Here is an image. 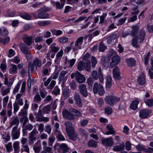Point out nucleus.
Listing matches in <instances>:
<instances>
[{
  "label": "nucleus",
  "instance_id": "13d9d810",
  "mask_svg": "<svg viewBox=\"0 0 153 153\" xmlns=\"http://www.w3.org/2000/svg\"><path fill=\"white\" fill-rule=\"evenodd\" d=\"M12 66L11 69V71H10V73L11 74H13L15 73H17V68L15 65L12 64Z\"/></svg>",
  "mask_w": 153,
  "mask_h": 153
},
{
  "label": "nucleus",
  "instance_id": "338daca9",
  "mask_svg": "<svg viewBox=\"0 0 153 153\" xmlns=\"http://www.w3.org/2000/svg\"><path fill=\"white\" fill-rule=\"evenodd\" d=\"M55 84L56 81L54 80H52L51 82L50 85L48 87V88L49 89H52Z\"/></svg>",
  "mask_w": 153,
  "mask_h": 153
},
{
  "label": "nucleus",
  "instance_id": "412c9836",
  "mask_svg": "<svg viewBox=\"0 0 153 153\" xmlns=\"http://www.w3.org/2000/svg\"><path fill=\"white\" fill-rule=\"evenodd\" d=\"M138 39V37L137 36H135L132 39L131 43V45L133 47L137 48H139L140 47V46L137 45Z\"/></svg>",
  "mask_w": 153,
  "mask_h": 153
},
{
  "label": "nucleus",
  "instance_id": "052dcab7",
  "mask_svg": "<svg viewBox=\"0 0 153 153\" xmlns=\"http://www.w3.org/2000/svg\"><path fill=\"white\" fill-rule=\"evenodd\" d=\"M147 29L149 33H153V25H150L149 24H147Z\"/></svg>",
  "mask_w": 153,
  "mask_h": 153
},
{
  "label": "nucleus",
  "instance_id": "cd10ccee",
  "mask_svg": "<svg viewBox=\"0 0 153 153\" xmlns=\"http://www.w3.org/2000/svg\"><path fill=\"white\" fill-rule=\"evenodd\" d=\"M97 141L91 139L87 143L88 146L89 147L96 148L97 146Z\"/></svg>",
  "mask_w": 153,
  "mask_h": 153
},
{
  "label": "nucleus",
  "instance_id": "c85d7f7f",
  "mask_svg": "<svg viewBox=\"0 0 153 153\" xmlns=\"http://www.w3.org/2000/svg\"><path fill=\"white\" fill-rule=\"evenodd\" d=\"M19 141H16L13 144V147L14 149L15 153H18L19 152Z\"/></svg>",
  "mask_w": 153,
  "mask_h": 153
},
{
  "label": "nucleus",
  "instance_id": "423d86ee",
  "mask_svg": "<svg viewBox=\"0 0 153 153\" xmlns=\"http://www.w3.org/2000/svg\"><path fill=\"white\" fill-rule=\"evenodd\" d=\"M152 112V111L150 109L147 108L142 109L139 112V117L142 119L146 118Z\"/></svg>",
  "mask_w": 153,
  "mask_h": 153
},
{
  "label": "nucleus",
  "instance_id": "603ef678",
  "mask_svg": "<svg viewBox=\"0 0 153 153\" xmlns=\"http://www.w3.org/2000/svg\"><path fill=\"white\" fill-rule=\"evenodd\" d=\"M70 86L72 90H75L77 87L76 85L75 82L72 80L69 83Z\"/></svg>",
  "mask_w": 153,
  "mask_h": 153
},
{
  "label": "nucleus",
  "instance_id": "72a5a7b5",
  "mask_svg": "<svg viewBox=\"0 0 153 153\" xmlns=\"http://www.w3.org/2000/svg\"><path fill=\"white\" fill-rule=\"evenodd\" d=\"M107 46L105 45L102 42H101L99 46L98 49L100 52H104L107 49Z\"/></svg>",
  "mask_w": 153,
  "mask_h": 153
},
{
  "label": "nucleus",
  "instance_id": "f03ea898",
  "mask_svg": "<svg viewBox=\"0 0 153 153\" xmlns=\"http://www.w3.org/2000/svg\"><path fill=\"white\" fill-rule=\"evenodd\" d=\"M20 50L25 56L27 59L31 58V56L30 48L24 43H21L19 45Z\"/></svg>",
  "mask_w": 153,
  "mask_h": 153
},
{
  "label": "nucleus",
  "instance_id": "a18cd8bd",
  "mask_svg": "<svg viewBox=\"0 0 153 153\" xmlns=\"http://www.w3.org/2000/svg\"><path fill=\"white\" fill-rule=\"evenodd\" d=\"M5 146L7 151L8 152H10L13 150L11 142H10L8 143L7 144L5 145Z\"/></svg>",
  "mask_w": 153,
  "mask_h": 153
},
{
  "label": "nucleus",
  "instance_id": "e433bc0d",
  "mask_svg": "<svg viewBox=\"0 0 153 153\" xmlns=\"http://www.w3.org/2000/svg\"><path fill=\"white\" fill-rule=\"evenodd\" d=\"M28 121V118L26 116H23L20 120V122L23 123L22 126L23 127L25 126Z\"/></svg>",
  "mask_w": 153,
  "mask_h": 153
},
{
  "label": "nucleus",
  "instance_id": "09e8293b",
  "mask_svg": "<svg viewBox=\"0 0 153 153\" xmlns=\"http://www.w3.org/2000/svg\"><path fill=\"white\" fill-rule=\"evenodd\" d=\"M7 14L8 16L12 17L15 16L16 12L14 10H9L7 11Z\"/></svg>",
  "mask_w": 153,
  "mask_h": 153
},
{
  "label": "nucleus",
  "instance_id": "6ab92c4d",
  "mask_svg": "<svg viewBox=\"0 0 153 153\" xmlns=\"http://www.w3.org/2000/svg\"><path fill=\"white\" fill-rule=\"evenodd\" d=\"M74 98L76 104L79 105H82V102L80 97L77 92L75 93Z\"/></svg>",
  "mask_w": 153,
  "mask_h": 153
},
{
  "label": "nucleus",
  "instance_id": "0eeeda50",
  "mask_svg": "<svg viewBox=\"0 0 153 153\" xmlns=\"http://www.w3.org/2000/svg\"><path fill=\"white\" fill-rule=\"evenodd\" d=\"M103 145L105 147H111L114 144V141L111 137L108 138H103L101 140Z\"/></svg>",
  "mask_w": 153,
  "mask_h": 153
},
{
  "label": "nucleus",
  "instance_id": "79ce46f5",
  "mask_svg": "<svg viewBox=\"0 0 153 153\" xmlns=\"http://www.w3.org/2000/svg\"><path fill=\"white\" fill-rule=\"evenodd\" d=\"M120 57L119 56L116 55L112 57V61L115 63L118 64L120 61Z\"/></svg>",
  "mask_w": 153,
  "mask_h": 153
},
{
  "label": "nucleus",
  "instance_id": "7ed1b4c3",
  "mask_svg": "<svg viewBox=\"0 0 153 153\" xmlns=\"http://www.w3.org/2000/svg\"><path fill=\"white\" fill-rule=\"evenodd\" d=\"M71 76L72 79H73L75 77L76 80L79 83L84 82L85 80V78L84 76L78 71L72 73L71 74Z\"/></svg>",
  "mask_w": 153,
  "mask_h": 153
},
{
  "label": "nucleus",
  "instance_id": "473e14b6",
  "mask_svg": "<svg viewBox=\"0 0 153 153\" xmlns=\"http://www.w3.org/2000/svg\"><path fill=\"white\" fill-rule=\"evenodd\" d=\"M67 73V72L65 71H61L60 73L59 77V82H61L62 80H63L64 77Z\"/></svg>",
  "mask_w": 153,
  "mask_h": 153
},
{
  "label": "nucleus",
  "instance_id": "e2e57ef3",
  "mask_svg": "<svg viewBox=\"0 0 153 153\" xmlns=\"http://www.w3.org/2000/svg\"><path fill=\"white\" fill-rule=\"evenodd\" d=\"M21 82H19L16 85V86L14 89L13 91V93H16L18 92L19 89V88L20 85H21Z\"/></svg>",
  "mask_w": 153,
  "mask_h": 153
},
{
  "label": "nucleus",
  "instance_id": "393cba45",
  "mask_svg": "<svg viewBox=\"0 0 153 153\" xmlns=\"http://www.w3.org/2000/svg\"><path fill=\"white\" fill-rule=\"evenodd\" d=\"M126 62L129 66L132 67L134 66L136 64L135 60L132 58H130L126 59Z\"/></svg>",
  "mask_w": 153,
  "mask_h": 153
},
{
  "label": "nucleus",
  "instance_id": "37998d69",
  "mask_svg": "<svg viewBox=\"0 0 153 153\" xmlns=\"http://www.w3.org/2000/svg\"><path fill=\"white\" fill-rule=\"evenodd\" d=\"M13 83V81H11L9 82L8 79L6 76H5L4 81V84L6 85H7L8 87H10L12 85Z\"/></svg>",
  "mask_w": 153,
  "mask_h": 153
},
{
  "label": "nucleus",
  "instance_id": "4468645a",
  "mask_svg": "<svg viewBox=\"0 0 153 153\" xmlns=\"http://www.w3.org/2000/svg\"><path fill=\"white\" fill-rule=\"evenodd\" d=\"M139 35L140 36L139 43H142L144 40L145 37L146 35V31L143 28L141 29L139 31Z\"/></svg>",
  "mask_w": 153,
  "mask_h": 153
},
{
  "label": "nucleus",
  "instance_id": "4d7b16f0",
  "mask_svg": "<svg viewBox=\"0 0 153 153\" xmlns=\"http://www.w3.org/2000/svg\"><path fill=\"white\" fill-rule=\"evenodd\" d=\"M12 137L14 139H16L19 138L20 135L19 131H16L14 134H12Z\"/></svg>",
  "mask_w": 153,
  "mask_h": 153
},
{
  "label": "nucleus",
  "instance_id": "4be33fe9",
  "mask_svg": "<svg viewBox=\"0 0 153 153\" xmlns=\"http://www.w3.org/2000/svg\"><path fill=\"white\" fill-rule=\"evenodd\" d=\"M125 144L123 143L120 145L114 146H113V150L115 152H120L124 149Z\"/></svg>",
  "mask_w": 153,
  "mask_h": 153
},
{
  "label": "nucleus",
  "instance_id": "69168bd1",
  "mask_svg": "<svg viewBox=\"0 0 153 153\" xmlns=\"http://www.w3.org/2000/svg\"><path fill=\"white\" fill-rule=\"evenodd\" d=\"M97 60L96 58L92 56L91 57V62L92 63V67L93 68L95 67L96 64L97 63Z\"/></svg>",
  "mask_w": 153,
  "mask_h": 153
},
{
  "label": "nucleus",
  "instance_id": "9b49d317",
  "mask_svg": "<svg viewBox=\"0 0 153 153\" xmlns=\"http://www.w3.org/2000/svg\"><path fill=\"white\" fill-rule=\"evenodd\" d=\"M79 88L80 94L83 97H86L88 95V93L86 86L83 84L80 85H79Z\"/></svg>",
  "mask_w": 153,
  "mask_h": 153
},
{
  "label": "nucleus",
  "instance_id": "3c124183",
  "mask_svg": "<svg viewBox=\"0 0 153 153\" xmlns=\"http://www.w3.org/2000/svg\"><path fill=\"white\" fill-rule=\"evenodd\" d=\"M58 41L61 43H64L67 42L68 40V38L65 37H61L58 38Z\"/></svg>",
  "mask_w": 153,
  "mask_h": 153
},
{
  "label": "nucleus",
  "instance_id": "58836bf2",
  "mask_svg": "<svg viewBox=\"0 0 153 153\" xmlns=\"http://www.w3.org/2000/svg\"><path fill=\"white\" fill-rule=\"evenodd\" d=\"M19 124V121L18 117H16L10 123V125L11 126L16 125V126H18Z\"/></svg>",
  "mask_w": 153,
  "mask_h": 153
},
{
  "label": "nucleus",
  "instance_id": "a211bd4d",
  "mask_svg": "<svg viewBox=\"0 0 153 153\" xmlns=\"http://www.w3.org/2000/svg\"><path fill=\"white\" fill-rule=\"evenodd\" d=\"M38 16L39 18L41 19H45L49 18V14L42 11H38Z\"/></svg>",
  "mask_w": 153,
  "mask_h": 153
},
{
  "label": "nucleus",
  "instance_id": "680f3d73",
  "mask_svg": "<svg viewBox=\"0 0 153 153\" xmlns=\"http://www.w3.org/2000/svg\"><path fill=\"white\" fill-rule=\"evenodd\" d=\"M29 143L30 144H32L33 143V141L36 140V137L34 136H32L29 135Z\"/></svg>",
  "mask_w": 153,
  "mask_h": 153
},
{
  "label": "nucleus",
  "instance_id": "b1692460",
  "mask_svg": "<svg viewBox=\"0 0 153 153\" xmlns=\"http://www.w3.org/2000/svg\"><path fill=\"white\" fill-rule=\"evenodd\" d=\"M137 81L140 85H143L146 82V77L143 74L141 75L138 78Z\"/></svg>",
  "mask_w": 153,
  "mask_h": 153
},
{
  "label": "nucleus",
  "instance_id": "c9c22d12",
  "mask_svg": "<svg viewBox=\"0 0 153 153\" xmlns=\"http://www.w3.org/2000/svg\"><path fill=\"white\" fill-rule=\"evenodd\" d=\"M52 9L51 7H47L45 5L44 6L42 7L38 10V11H42L44 12H46L50 11Z\"/></svg>",
  "mask_w": 153,
  "mask_h": 153
},
{
  "label": "nucleus",
  "instance_id": "c756f323",
  "mask_svg": "<svg viewBox=\"0 0 153 153\" xmlns=\"http://www.w3.org/2000/svg\"><path fill=\"white\" fill-rule=\"evenodd\" d=\"M55 131L57 135L56 136L57 139L58 141H64L65 140V137L61 134L59 133V131L57 130H55Z\"/></svg>",
  "mask_w": 153,
  "mask_h": 153
},
{
  "label": "nucleus",
  "instance_id": "de8ad7c7",
  "mask_svg": "<svg viewBox=\"0 0 153 153\" xmlns=\"http://www.w3.org/2000/svg\"><path fill=\"white\" fill-rule=\"evenodd\" d=\"M90 55L89 53H86L83 57L82 60L85 61L86 63H88L90 60Z\"/></svg>",
  "mask_w": 153,
  "mask_h": 153
},
{
  "label": "nucleus",
  "instance_id": "bf43d9fd",
  "mask_svg": "<svg viewBox=\"0 0 153 153\" xmlns=\"http://www.w3.org/2000/svg\"><path fill=\"white\" fill-rule=\"evenodd\" d=\"M43 117L42 116V111H39L36 115V118L37 120L40 121Z\"/></svg>",
  "mask_w": 153,
  "mask_h": 153
},
{
  "label": "nucleus",
  "instance_id": "dca6fc26",
  "mask_svg": "<svg viewBox=\"0 0 153 153\" xmlns=\"http://www.w3.org/2000/svg\"><path fill=\"white\" fill-rule=\"evenodd\" d=\"M83 37L82 36L78 38L75 42L74 45L78 49H81V45L83 42Z\"/></svg>",
  "mask_w": 153,
  "mask_h": 153
},
{
  "label": "nucleus",
  "instance_id": "bb28decb",
  "mask_svg": "<svg viewBox=\"0 0 153 153\" xmlns=\"http://www.w3.org/2000/svg\"><path fill=\"white\" fill-rule=\"evenodd\" d=\"M112 78L111 76L108 75L107 76L106 81V86L107 88H110L112 86Z\"/></svg>",
  "mask_w": 153,
  "mask_h": 153
},
{
  "label": "nucleus",
  "instance_id": "f257e3e1",
  "mask_svg": "<svg viewBox=\"0 0 153 153\" xmlns=\"http://www.w3.org/2000/svg\"><path fill=\"white\" fill-rule=\"evenodd\" d=\"M42 62L41 59L38 58H36L33 60V62H29L28 67H29V71H31L34 69L37 70V67L42 66Z\"/></svg>",
  "mask_w": 153,
  "mask_h": 153
},
{
  "label": "nucleus",
  "instance_id": "f3484780",
  "mask_svg": "<svg viewBox=\"0 0 153 153\" xmlns=\"http://www.w3.org/2000/svg\"><path fill=\"white\" fill-rule=\"evenodd\" d=\"M139 29V26H132L131 27V35L133 36H135L137 34Z\"/></svg>",
  "mask_w": 153,
  "mask_h": 153
},
{
  "label": "nucleus",
  "instance_id": "ddd939ff",
  "mask_svg": "<svg viewBox=\"0 0 153 153\" xmlns=\"http://www.w3.org/2000/svg\"><path fill=\"white\" fill-rule=\"evenodd\" d=\"M23 40L25 43L28 46H30L32 43L33 39L31 36H29L25 34L23 36Z\"/></svg>",
  "mask_w": 153,
  "mask_h": 153
},
{
  "label": "nucleus",
  "instance_id": "49530a36",
  "mask_svg": "<svg viewBox=\"0 0 153 153\" xmlns=\"http://www.w3.org/2000/svg\"><path fill=\"white\" fill-rule=\"evenodd\" d=\"M98 77L100 79V82L101 83H102L103 82V78L102 74V73L101 70L100 68H99L98 70Z\"/></svg>",
  "mask_w": 153,
  "mask_h": 153
},
{
  "label": "nucleus",
  "instance_id": "f8f14e48",
  "mask_svg": "<svg viewBox=\"0 0 153 153\" xmlns=\"http://www.w3.org/2000/svg\"><path fill=\"white\" fill-rule=\"evenodd\" d=\"M62 115L64 118L69 120H73L74 117L73 114L69 112L68 111H65L62 112Z\"/></svg>",
  "mask_w": 153,
  "mask_h": 153
},
{
  "label": "nucleus",
  "instance_id": "c03bdc74",
  "mask_svg": "<svg viewBox=\"0 0 153 153\" xmlns=\"http://www.w3.org/2000/svg\"><path fill=\"white\" fill-rule=\"evenodd\" d=\"M60 90L58 86L56 85L52 91V93L55 95H57L60 93Z\"/></svg>",
  "mask_w": 153,
  "mask_h": 153
},
{
  "label": "nucleus",
  "instance_id": "4c0bfd02",
  "mask_svg": "<svg viewBox=\"0 0 153 153\" xmlns=\"http://www.w3.org/2000/svg\"><path fill=\"white\" fill-rule=\"evenodd\" d=\"M10 39L9 37H7L4 39L0 37V42L3 44L5 45L9 42Z\"/></svg>",
  "mask_w": 153,
  "mask_h": 153
},
{
  "label": "nucleus",
  "instance_id": "a878e982",
  "mask_svg": "<svg viewBox=\"0 0 153 153\" xmlns=\"http://www.w3.org/2000/svg\"><path fill=\"white\" fill-rule=\"evenodd\" d=\"M70 91L68 88L67 87H65L63 89L62 92V95L64 99H66L69 97L70 95Z\"/></svg>",
  "mask_w": 153,
  "mask_h": 153
},
{
  "label": "nucleus",
  "instance_id": "5701e85b",
  "mask_svg": "<svg viewBox=\"0 0 153 153\" xmlns=\"http://www.w3.org/2000/svg\"><path fill=\"white\" fill-rule=\"evenodd\" d=\"M60 149L62 151L63 153H66L68 152L70 149L68 147L67 145L64 143L60 145Z\"/></svg>",
  "mask_w": 153,
  "mask_h": 153
},
{
  "label": "nucleus",
  "instance_id": "f704fd0d",
  "mask_svg": "<svg viewBox=\"0 0 153 153\" xmlns=\"http://www.w3.org/2000/svg\"><path fill=\"white\" fill-rule=\"evenodd\" d=\"M20 16L23 18L27 20H30L31 19L30 16L27 13H24L20 15Z\"/></svg>",
  "mask_w": 153,
  "mask_h": 153
},
{
  "label": "nucleus",
  "instance_id": "6e6d98bb",
  "mask_svg": "<svg viewBox=\"0 0 153 153\" xmlns=\"http://www.w3.org/2000/svg\"><path fill=\"white\" fill-rule=\"evenodd\" d=\"M50 52H53L54 53H56L60 49V48L57 47H50Z\"/></svg>",
  "mask_w": 153,
  "mask_h": 153
},
{
  "label": "nucleus",
  "instance_id": "1a4fd4ad",
  "mask_svg": "<svg viewBox=\"0 0 153 153\" xmlns=\"http://www.w3.org/2000/svg\"><path fill=\"white\" fill-rule=\"evenodd\" d=\"M145 146L138 144L136 146L137 150L139 151H143L146 153L152 152H153V148L150 147L147 149H146Z\"/></svg>",
  "mask_w": 153,
  "mask_h": 153
},
{
  "label": "nucleus",
  "instance_id": "0e129e2a",
  "mask_svg": "<svg viewBox=\"0 0 153 153\" xmlns=\"http://www.w3.org/2000/svg\"><path fill=\"white\" fill-rule=\"evenodd\" d=\"M34 101L35 102H40L41 99L39 94H36L34 97L33 99Z\"/></svg>",
  "mask_w": 153,
  "mask_h": 153
},
{
  "label": "nucleus",
  "instance_id": "a19ab883",
  "mask_svg": "<svg viewBox=\"0 0 153 153\" xmlns=\"http://www.w3.org/2000/svg\"><path fill=\"white\" fill-rule=\"evenodd\" d=\"M104 111L105 113L108 115L111 114L112 113V109L110 106L106 107Z\"/></svg>",
  "mask_w": 153,
  "mask_h": 153
},
{
  "label": "nucleus",
  "instance_id": "864d4df0",
  "mask_svg": "<svg viewBox=\"0 0 153 153\" xmlns=\"http://www.w3.org/2000/svg\"><path fill=\"white\" fill-rule=\"evenodd\" d=\"M43 69L42 71V73L43 76H45L49 74L48 69L45 66H43Z\"/></svg>",
  "mask_w": 153,
  "mask_h": 153
},
{
  "label": "nucleus",
  "instance_id": "7c9ffc66",
  "mask_svg": "<svg viewBox=\"0 0 153 153\" xmlns=\"http://www.w3.org/2000/svg\"><path fill=\"white\" fill-rule=\"evenodd\" d=\"M85 63L82 61H80L79 62L77 68L79 71H82L85 68Z\"/></svg>",
  "mask_w": 153,
  "mask_h": 153
},
{
  "label": "nucleus",
  "instance_id": "39448f33",
  "mask_svg": "<svg viewBox=\"0 0 153 153\" xmlns=\"http://www.w3.org/2000/svg\"><path fill=\"white\" fill-rule=\"evenodd\" d=\"M105 100L110 105H114L116 104L120 100V98L115 96L109 95L105 97Z\"/></svg>",
  "mask_w": 153,
  "mask_h": 153
},
{
  "label": "nucleus",
  "instance_id": "9d476101",
  "mask_svg": "<svg viewBox=\"0 0 153 153\" xmlns=\"http://www.w3.org/2000/svg\"><path fill=\"white\" fill-rule=\"evenodd\" d=\"M112 73L115 80L118 81L121 79L120 70L117 66H116L113 69Z\"/></svg>",
  "mask_w": 153,
  "mask_h": 153
},
{
  "label": "nucleus",
  "instance_id": "20e7f679",
  "mask_svg": "<svg viewBox=\"0 0 153 153\" xmlns=\"http://www.w3.org/2000/svg\"><path fill=\"white\" fill-rule=\"evenodd\" d=\"M93 91L95 94L97 93L99 95L102 96L105 93V91L103 88V87L100 84H98L95 82L94 85L93 87Z\"/></svg>",
  "mask_w": 153,
  "mask_h": 153
},
{
  "label": "nucleus",
  "instance_id": "8fccbe9b",
  "mask_svg": "<svg viewBox=\"0 0 153 153\" xmlns=\"http://www.w3.org/2000/svg\"><path fill=\"white\" fill-rule=\"evenodd\" d=\"M1 35L4 36H6L8 34V32L7 28L4 27L3 30L1 33Z\"/></svg>",
  "mask_w": 153,
  "mask_h": 153
},
{
  "label": "nucleus",
  "instance_id": "2f4dec72",
  "mask_svg": "<svg viewBox=\"0 0 153 153\" xmlns=\"http://www.w3.org/2000/svg\"><path fill=\"white\" fill-rule=\"evenodd\" d=\"M51 22L50 21H39L37 22V24L39 26H44L50 24Z\"/></svg>",
  "mask_w": 153,
  "mask_h": 153
},
{
  "label": "nucleus",
  "instance_id": "aec40b11",
  "mask_svg": "<svg viewBox=\"0 0 153 153\" xmlns=\"http://www.w3.org/2000/svg\"><path fill=\"white\" fill-rule=\"evenodd\" d=\"M68 136L70 139L72 140H76L77 138V135L73 130H71L68 133Z\"/></svg>",
  "mask_w": 153,
  "mask_h": 153
},
{
  "label": "nucleus",
  "instance_id": "774afa93",
  "mask_svg": "<svg viewBox=\"0 0 153 153\" xmlns=\"http://www.w3.org/2000/svg\"><path fill=\"white\" fill-rule=\"evenodd\" d=\"M90 63V61H89L88 63H86V64H85V70L88 71H90L91 70V66Z\"/></svg>",
  "mask_w": 153,
  "mask_h": 153
},
{
  "label": "nucleus",
  "instance_id": "5fc2aeb1",
  "mask_svg": "<svg viewBox=\"0 0 153 153\" xmlns=\"http://www.w3.org/2000/svg\"><path fill=\"white\" fill-rule=\"evenodd\" d=\"M109 60V57L106 58L105 56H103L101 58V62L102 65H104L106 62H108Z\"/></svg>",
  "mask_w": 153,
  "mask_h": 153
},
{
  "label": "nucleus",
  "instance_id": "6e6552de",
  "mask_svg": "<svg viewBox=\"0 0 153 153\" xmlns=\"http://www.w3.org/2000/svg\"><path fill=\"white\" fill-rule=\"evenodd\" d=\"M66 2V0H60V2L51 1V3L56 6V9L62 10L63 7Z\"/></svg>",
  "mask_w": 153,
  "mask_h": 153
},
{
  "label": "nucleus",
  "instance_id": "ea45409f",
  "mask_svg": "<svg viewBox=\"0 0 153 153\" xmlns=\"http://www.w3.org/2000/svg\"><path fill=\"white\" fill-rule=\"evenodd\" d=\"M150 56V52H148L147 53L144 55V64L145 65H147L148 63L149 59Z\"/></svg>",
  "mask_w": 153,
  "mask_h": 153
},
{
  "label": "nucleus",
  "instance_id": "2eb2a0df",
  "mask_svg": "<svg viewBox=\"0 0 153 153\" xmlns=\"http://www.w3.org/2000/svg\"><path fill=\"white\" fill-rule=\"evenodd\" d=\"M118 37L117 33H114L110 35L106 39L107 42L108 44H111L114 42V40L116 39Z\"/></svg>",
  "mask_w": 153,
  "mask_h": 153
}]
</instances>
